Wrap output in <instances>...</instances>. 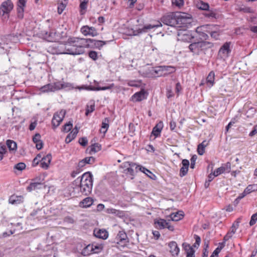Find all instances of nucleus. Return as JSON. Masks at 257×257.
<instances>
[{"mask_svg": "<svg viewBox=\"0 0 257 257\" xmlns=\"http://www.w3.org/2000/svg\"><path fill=\"white\" fill-rule=\"evenodd\" d=\"M87 39L70 37L65 45L53 44L49 47L48 51L53 54L80 55L84 53V49L87 48Z\"/></svg>", "mask_w": 257, "mask_h": 257, "instance_id": "nucleus-1", "label": "nucleus"}, {"mask_svg": "<svg viewBox=\"0 0 257 257\" xmlns=\"http://www.w3.org/2000/svg\"><path fill=\"white\" fill-rule=\"evenodd\" d=\"M76 184H78L76 189H79L82 194L88 195L91 192L93 186V176L90 172L84 173L80 180L77 178L74 181Z\"/></svg>", "mask_w": 257, "mask_h": 257, "instance_id": "nucleus-2", "label": "nucleus"}, {"mask_svg": "<svg viewBox=\"0 0 257 257\" xmlns=\"http://www.w3.org/2000/svg\"><path fill=\"white\" fill-rule=\"evenodd\" d=\"M212 46V44L204 41L194 42L190 44L189 49L194 55H199L200 53Z\"/></svg>", "mask_w": 257, "mask_h": 257, "instance_id": "nucleus-3", "label": "nucleus"}, {"mask_svg": "<svg viewBox=\"0 0 257 257\" xmlns=\"http://www.w3.org/2000/svg\"><path fill=\"white\" fill-rule=\"evenodd\" d=\"M177 27L188 28L191 26V23L193 22V18L190 14L185 13L177 12Z\"/></svg>", "mask_w": 257, "mask_h": 257, "instance_id": "nucleus-4", "label": "nucleus"}, {"mask_svg": "<svg viewBox=\"0 0 257 257\" xmlns=\"http://www.w3.org/2000/svg\"><path fill=\"white\" fill-rule=\"evenodd\" d=\"M177 15L176 13H171L163 16L161 22L165 25L171 27H177Z\"/></svg>", "mask_w": 257, "mask_h": 257, "instance_id": "nucleus-5", "label": "nucleus"}, {"mask_svg": "<svg viewBox=\"0 0 257 257\" xmlns=\"http://www.w3.org/2000/svg\"><path fill=\"white\" fill-rule=\"evenodd\" d=\"M139 171L143 172L145 174H147L146 171L151 173L148 169L142 166L137 165L136 163L132 164V166L127 169H124L123 172L126 175L133 176L135 175V173L138 172Z\"/></svg>", "mask_w": 257, "mask_h": 257, "instance_id": "nucleus-6", "label": "nucleus"}, {"mask_svg": "<svg viewBox=\"0 0 257 257\" xmlns=\"http://www.w3.org/2000/svg\"><path fill=\"white\" fill-rule=\"evenodd\" d=\"M66 114V111L62 109L59 112H57L54 113L52 120V124L54 128L58 126L61 122L63 120L65 115Z\"/></svg>", "mask_w": 257, "mask_h": 257, "instance_id": "nucleus-7", "label": "nucleus"}, {"mask_svg": "<svg viewBox=\"0 0 257 257\" xmlns=\"http://www.w3.org/2000/svg\"><path fill=\"white\" fill-rule=\"evenodd\" d=\"M87 48H97L100 49L101 48L105 45L107 41L96 40L92 39H87Z\"/></svg>", "mask_w": 257, "mask_h": 257, "instance_id": "nucleus-8", "label": "nucleus"}, {"mask_svg": "<svg viewBox=\"0 0 257 257\" xmlns=\"http://www.w3.org/2000/svg\"><path fill=\"white\" fill-rule=\"evenodd\" d=\"M80 31L84 36L95 37L98 35L96 29L93 27H89L87 25L82 27Z\"/></svg>", "mask_w": 257, "mask_h": 257, "instance_id": "nucleus-9", "label": "nucleus"}, {"mask_svg": "<svg viewBox=\"0 0 257 257\" xmlns=\"http://www.w3.org/2000/svg\"><path fill=\"white\" fill-rule=\"evenodd\" d=\"M230 43L226 42L220 48L218 51V56L221 59H225L230 52Z\"/></svg>", "mask_w": 257, "mask_h": 257, "instance_id": "nucleus-10", "label": "nucleus"}, {"mask_svg": "<svg viewBox=\"0 0 257 257\" xmlns=\"http://www.w3.org/2000/svg\"><path fill=\"white\" fill-rule=\"evenodd\" d=\"M178 39L183 41L191 42L194 38L188 31L184 30L178 32Z\"/></svg>", "mask_w": 257, "mask_h": 257, "instance_id": "nucleus-11", "label": "nucleus"}, {"mask_svg": "<svg viewBox=\"0 0 257 257\" xmlns=\"http://www.w3.org/2000/svg\"><path fill=\"white\" fill-rule=\"evenodd\" d=\"M13 8V4L11 0H7L3 2L1 6L0 10L4 14L9 13Z\"/></svg>", "mask_w": 257, "mask_h": 257, "instance_id": "nucleus-12", "label": "nucleus"}, {"mask_svg": "<svg viewBox=\"0 0 257 257\" xmlns=\"http://www.w3.org/2000/svg\"><path fill=\"white\" fill-rule=\"evenodd\" d=\"M168 246L170 248V252L173 256H177L180 251V248L178 247L176 242L172 241L168 243Z\"/></svg>", "mask_w": 257, "mask_h": 257, "instance_id": "nucleus-13", "label": "nucleus"}, {"mask_svg": "<svg viewBox=\"0 0 257 257\" xmlns=\"http://www.w3.org/2000/svg\"><path fill=\"white\" fill-rule=\"evenodd\" d=\"M182 167L180 170V176L183 177L187 175L189 166V161L187 159H183L182 161Z\"/></svg>", "mask_w": 257, "mask_h": 257, "instance_id": "nucleus-14", "label": "nucleus"}, {"mask_svg": "<svg viewBox=\"0 0 257 257\" xmlns=\"http://www.w3.org/2000/svg\"><path fill=\"white\" fill-rule=\"evenodd\" d=\"M182 247L186 253V257H195V250L189 244L184 242Z\"/></svg>", "mask_w": 257, "mask_h": 257, "instance_id": "nucleus-15", "label": "nucleus"}, {"mask_svg": "<svg viewBox=\"0 0 257 257\" xmlns=\"http://www.w3.org/2000/svg\"><path fill=\"white\" fill-rule=\"evenodd\" d=\"M52 160V156L51 154H48L45 156H43L40 164L41 167L44 169H47Z\"/></svg>", "mask_w": 257, "mask_h": 257, "instance_id": "nucleus-16", "label": "nucleus"}, {"mask_svg": "<svg viewBox=\"0 0 257 257\" xmlns=\"http://www.w3.org/2000/svg\"><path fill=\"white\" fill-rule=\"evenodd\" d=\"M160 26H162V24L161 22H159L158 24L157 25H151L148 24L144 26V27L142 29H139L138 31V34H141L144 33L148 32V30H151L152 29L158 28Z\"/></svg>", "mask_w": 257, "mask_h": 257, "instance_id": "nucleus-17", "label": "nucleus"}, {"mask_svg": "<svg viewBox=\"0 0 257 257\" xmlns=\"http://www.w3.org/2000/svg\"><path fill=\"white\" fill-rule=\"evenodd\" d=\"M132 98L135 101L139 102L146 99V92L142 90L140 92H136L132 96Z\"/></svg>", "mask_w": 257, "mask_h": 257, "instance_id": "nucleus-18", "label": "nucleus"}, {"mask_svg": "<svg viewBox=\"0 0 257 257\" xmlns=\"http://www.w3.org/2000/svg\"><path fill=\"white\" fill-rule=\"evenodd\" d=\"M163 124L162 121L157 123L153 128L152 135L154 136L155 138L158 137L160 135V133L163 129Z\"/></svg>", "mask_w": 257, "mask_h": 257, "instance_id": "nucleus-19", "label": "nucleus"}, {"mask_svg": "<svg viewBox=\"0 0 257 257\" xmlns=\"http://www.w3.org/2000/svg\"><path fill=\"white\" fill-rule=\"evenodd\" d=\"M215 28H216L215 25H202L200 27H198L196 29V31L202 30L203 31L205 32V33L210 34L211 32H212V31Z\"/></svg>", "mask_w": 257, "mask_h": 257, "instance_id": "nucleus-20", "label": "nucleus"}, {"mask_svg": "<svg viewBox=\"0 0 257 257\" xmlns=\"http://www.w3.org/2000/svg\"><path fill=\"white\" fill-rule=\"evenodd\" d=\"M93 199L90 197H87L83 199L79 203V206L82 208H88L91 206L93 203Z\"/></svg>", "mask_w": 257, "mask_h": 257, "instance_id": "nucleus-21", "label": "nucleus"}, {"mask_svg": "<svg viewBox=\"0 0 257 257\" xmlns=\"http://www.w3.org/2000/svg\"><path fill=\"white\" fill-rule=\"evenodd\" d=\"M94 234L95 236L98 238L105 239L108 237V232L105 229H99L94 230Z\"/></svg>", "mask_w": 257, "mask_h": 257, "instance_id": "nucleus-22", "label": "nucleus"}, {"mask_svg": "<svg viewBox=\"0 0 257 257\" xmlns=\"http://www.w3.org/2000/svg\"><path fill=\"white\" fill-rule=\"evenodd\" d=\"M53 85V91L60 90L70 86V84L68 83H62L61 82H56L54 83H52Z\"/></svg>", "mask_w": 257, "mask_h": 257, "instance_id": "nucleus-23", "label": "nucleus"}, {"mask_svg": "<svg viewBox=\"0 0 257 257\" xmlns=\"http://www.w3.org/2000/svg\"><path fill=\"white\" fill-rule=\"evenodd\" d=\"M78 133V130L76 126L72 130V131L67 136L65 139V142L67 144L71 142L73 140H74L76 137L77 134Z\"/></svg>", "mask_w": 257, "mask_h": 257, "instance_id": "nucleus-24", "label": "nucleus"}, {"mask_svg": "<svg viewBox=\"0 0 257 257\" xmlns=\"http://www.w3.org/2000/svg\"><path fill=\"white\" fill-rule=\"evenodd\" d=\"M42 184L41 182H32L29 186L27 187V190L30 192L36 189H39L41 188Z\"/></svg>", "mask_w": 257, "mask_h": 257, "instance_id": "nucleus-25", "label": "nucleus"}, {"mask_svg": "<svg viewBox=\"0 0 257 257\" xmlns=\"http://www.w3.org/2000/svg\"><path fill=\"white\" fill-rule=\"evenodd\" d=\"M155 224L156 228L162 229L166 228V226L167 225V222L164 219L160 218L155 220Z\"/></svg>", "mask_w": 257, "mask_h": 257, "instance_id": "nucleus-26", "label": "nucleus"}, {"mask_svg": "<svg viewBox=\"0 0 257 257\" xmlns=\"http://www.w3.org/2000/svg\"><path fill=\"white\" fill-rule=\"evenodd\" d=\"M152 74L156 75L157 76H165V73H164L163 66L153 68L152 70Z\"/></svg>", "mask_w": 257, "mask_h": 257, "instance_id": "nucleus-27", "label": "nucleus"}, {"mask_svg": "<svg viewBox=\"0 0 257 257\" xmlns=\"http://www.w3.org/2000/svg\"><path fill=\"white\" fill-rule=\"evenodd\" d=\"M183 216L184 215L183 211H179L176 213H171L170 215V217L171 220L177 221L182 219Z\"/></svg>", "mask_w": 257, "mask_h": 257, "instance_id": "nucleus-28", "label": "nucleus"}, {"mask_svg": "<svg viewBox=\"0 0 257 257\" xmlns=\"http://www.w3.org/2000/svg\"><path fill=\"white\" fill-rule=\"evenodd\" d=\"M6 144L10 152H15L16 151L17 145L15 141L8 140L6 142Z\"/></svg>", "mask_w": 257, "mask_h": 257, "instance_id": "nucleus-29", "label": "nucleus"}, {"mask_svg": "<svg viewBox=\"0 0 257 257\" xmlns=\"http://www.w3.org/2000/svg\"><path fill=\"white\" fill-rule=\"evenodd\" d=\"M127 235L125 232L123 231H120L118 232L116 239L120 242H126Z\"/></svg>", "mask_w": 257, "mask_h": 257, "instance_id": "nucleus-30", "label": "nucleus"}, {"mask_svg": "<svg viewBox=\"0 0 257 257\" xmlns=\"http://www.w3.org/2000/svg\"><path fill=\"white\" fill-rule=\"evenodd\" d=\"M93 247V244H88L85 246L82 250L81 254L84 256H86L93 253L92 249Z\"/></svg>", "mask_w": 257, "mask_h": 257, "instance_id": "nucleus-31", "label": "nucleus"}, {"mask_svg": "<svg viewBox=\"0 0 257 257\" xmlns=\"http://www.w3.org/2000/svg\"><path fill=\"white\" fill-rule=\"evenodd\" d=\"M214 76V73L211 71L209 73L206 78V83L209 87H211L213 85Z\"/></svg>", "mask_w": 257, "mask_h": 257, "instance_id": "nucleus-32", "label": "nucleus"}, {"mask_svg": "<svg viewBox=\"0 0 257 257\" xmlns=\"http://www.w3.org/2000/svg\"><path fill=\"white\" fill-rule=\"evenodd\" d=\"M208 145L206 141H203L198 146L197 152L199 155H202L205 152V148Z\"/></svg>", "mask_w": 257, "mask_h": 257, "instance_id": "nucleus-33", "label": "nucleus"}, {"mask_svg": "<svg viewBox=\"0 0 257 257\" xmlns=\"http://www.w3.org/2000/svg\"><path fill=\"white\" fill-rule=\"evenodd\" d=\"M25 7L17 4V17L20 19H22L24 18Z\"/></svg>", "mask_w": 257, "mask_h": 257, "instance_id": "nucleus-34", "label": "nucleus"}, {"mask_svg": "<svg viewBox=\"0 0 257 257\" xmlns=\"http://www.w3.org/2000/svg\"><path fill=\"white\" fill-rule=\"evenodd\" d=\"M108 122L109 119L107 118H105L102 121L101 123V128L100 130L101 133H103L104 134L106 133L109 127Z\"/></svg>", "mask_w": 257, "mask_h": 257, "instance_id": "nucleus-35", "label": "nucleus"}, {"mask_svg": "<svg viewBox=\"0 0 257 257\" xmlns=\"http://www.w3.org/2000/svg\"><path fill=\"white\" fill-rule=\"evenodd\" d=\"M101 150V146L99 145L98 143H95L92 144L90 147V150L89 151V154H92V153H95Z\"/></svg>", "mask_w": 257, "mask_h": 257, "instance_id": "nucleus-36", "label": "nucleus"}, {"mask_svg": "<svg viewBox=\"0 0 257 257\" xmlns=\"http://www.w3.org/2000/svg\"><path fill=\"white\" fill-rule=\"evenodd\" d=\"M89 105H87V108L86 109L85 114L88 115L89 113L92 112L95 109V103L93 100H91L89 102Z\"/></svg>", "mask_w": 257, "mask_h": 257, "instance_id": "nucleus-37", "label": "nucleus"}, {"mask_svg": "<svg viewBox=\"0 0 257 257\" xmlns=\"http://www.w3.org/2000/svg\"><path fill=\"white\" fill-rule=\"evenodd\" d=\"M106 212L108 213L115 214L118 216H122L123 215V212L122 211L114 208H108L107 209Z\"/></svg>", "mask_w": 257, "mask_h": 257, "instance_id": "nucleus-38", "label": "nucleus"}, {"mask_svg": "<svg viewBox=\"0 0 257 257\" xmlns=\"http://www.w3.org/2000/svg\"><path fill=\"white\" fill-rule=\"evenodd\" d=\"M40 90L43 92H54L52 83L48 84L42 86Z\"/></svg>", "mask_w": 257, "mask_h": 257, "instance_id": "nucleus-39", "label": "nucleus"}, {"mask_svg": "<svg viewBox=\"0 0 257 257\" xmlns=\"http://www.w3.org/2000/svg\"><path fill=\"white\" fill-rule=\"evenodd\" d=\"M47 40L49 42L56 41L58 39L56 33L54 32H50L48 36L46 37Z\"/></svg>", "mask_w": 257, "mask_h": 257, "instance_id": "nucleus-40", "label": "nucleus"}, {"mask_svg": "<svg viewBox=\"0 0 257 257\" xmlns=\"http://www.w3.org/2000/svg\"><path fill=\"white\" fill-rule=\"evenodd\" d=\"M164 73H165V76L169 74L172 73L175 71V68L174 67L170 66H163Z\"/></svg>", "mask_w": 257, "mask_h": 257, "instance_id": "nucleus-41", "label": "nucleus"}, {"mask_svg": "<svg viewBox=\"0 0 257 257\" xmlns=\"http://www.w3.org/2000/svg\"><path fill=\"white\" fill-rule=\"evenodd\" d=\"M207 13H205L204 15L208 18H214L217 19L218 16L217 13L213 10H208Z\"/></svg>", "mask_w": 257, "mask_h": 257, "instance_id": "nucleus-42", "label": "nucleus"}, {"mask_svg": "<svg viewBox=\"0 0 257 257\" xmlns=\"http://www.w3.org/2000/svg\"><path fill=\"white\" fill-rule=\"evenodd\" d=\"M197 7L199 9L204 11L209 10V6L208 4L204 3L202 1L198 3Z\"/></svg>", "mask_w": 257, "mask_h": 257, "instance_id": "nucleus-43", "label": "nucleus"}, {"mask_svg": "<svg viewBox=\"0 0 257 257\" xmlns=\"http://www.w3.org/2000/svg\"><path fill=\"white\" fill-rule=\"evenodd\" d=\"M245 190L246 191V192H247V194L252 192L257 191V184L248 185L245 189Z\"/></svg>", "mask_w": 257, "mask_h": 257, "instance_id": "nucleus-44", "label": "nucleus"}, {"mask_svg": "<svg viewBox=\"0 0 257 257\" xmlns=\"http://www.w3.org/2000/svg\"><path fill=\"white\" fill-rule=\"evenodd\" d=\"M73 124L72 121H69L68 122L66 123L63 126L62 131L64 132L68 133L70 131L72 128Z\"/></svg>", "mask_w": 257, "mask_h": 257, "instance_id": "nucleus-45", "label": "nucleus"}, {"mask_svg": "<svg viewBox=\"0 0 257 257\" xmlns=\"http://www.w3.org/2000/svg\"><path fill=\"white\" fill-rule=\"evenodd\" d=\"M93 253H98L102 250L103 246L101 244H93Z\"/></svg>", "mask_w": 257, "mask_h": 257, "instance_id": "nucleus-46", "label": "nucleus"}, {"mask_svg": "<svg viewBox=\"0 0 257 257\" xmlns=\"http://www.w3.org/2000/svg\"><path fill=\"white\" fill-rule=\"evenodd\" d=\"M226 169L225 167L221 166L217 168L215 171H214V176H218L219 175L225 172Z\"/></svg>", "mask_w": 257, "mask_h": 257, "instance_id": "nucleus-47", "label": "nucleus"}, {"mask_svg": "<svg viewBox=\"0 0 257 257\" xmlns=\"http://www.w3.org/2000/svg\"><path fill=\"white\" fill-rule=\"evenodd\" d=\"M196 32L199 34V36L201 39L206 40L208 39V38L209 37L208 35L205 32L203 31L202 30H200L198 31H196Z\"/></svg>", "mask_w": 257, "mask_h": 257, "instance_id": "nucleus-48", "label": "nucleus"}, {"mask_svg": "<svg viewBox=\"0 0 257 257\" xmlns=\"http://www.w3.org/2000/svg\"><path fill=\"white\" fill-rule=\"evenodd\" d=\"M89 57L94 61L98 59V54L96 51H90L88 53Z\"/></svg>", "mask_w": 257, "mask_h": 257, "instance_id": "nucleus-49", "label": "nucleus"}, {"mask_svg": "<svg viewBox=\"0 0 257 257\" xmlns=\"http://www.w3.org/2000/svg\"><path fill=\"white\" fill-rule=\"evenodd\" d=\"M217 27L216 26V28L213 29L212 32L210 33V35L212 38H214L215 39L217 40L218 39L219 37V32L217 30Z\"/></svg>", "mask_w": 257, "mask_h": 257, "instance_id": "nucleus-50", "label": "nucleus"}, {"mask_svg": "<svg viewBox=\"0 0 257 257\" xmlns=\"http://www.w3.org/2000/svg\"><path fill=\"white\" fill-rule=\"evenodd\" d=\"M26 166L25 163L21 162L17 164L15 166L14 168L19 171H22L26 168Z\"/></svg>", "mask_w": 257, "mask_h": 257, "instance_id": "nucleus-51", "label": "nucleus"}, {"mask_svg": "<svg viewBox=\"0 0 257 257\" xmlns=\"http://www.w3.org/2000/svg\"><path fill=\"white\" fill-rule=\"evenodd\" d=\"M114 86V84L113 83H111V84H109V85H108L107 86H106L97 87L96 88V90H108V89H111L112 88H113Z\"/></svg>", "mask_w": 257, "mask_h": 257, "instance_id": "nucleus-52", "label": "nucleus"}, {"mask_svg": "<svg viewBox=\"0 0 257 257\" xmlns=\"http://www.w3.org/2000/svg\"><path fill=\"white\" fill-rule=\"evenodd\" d=\"M257 221V213H255L252 215L251 216V219L249 221V225L250 226H252L255 224Z\"/></svg>", "mask_w": 257, "mask_h": 257, "instance_id": "nucleus-53", "label": "nucleus"}, {"mask_svg": "<svg viewBox=\"0 0 257 257\" xmlns=\"http://www.w3.org/2000/svg\"><path fill=\"white\" fill-rule=\"evenodd\" d=\"M172 3L178 7H181L184 4V0H172Z\"/></svg>", "mask_w": 257, "mask_h": 257, "instance_id": "nucleus-54", "label": "nucleus"}, {"mask_svg": "<svg viewBox=\"0 0 257 257\" xmlns=\"http://www.w3.org/2000/svg\"><path fill=\"white\" fill-rule=\"evenodd\" d=\"M86 164H92L95 161V159L93 157H86L83 159Z\"/></svg>", "mask_w": 257, "mask_h": 257, "instance_id": "nucleus-55", "label": "nucleus"}, {"mask_svg": "<svg viewBox=\"0 0 257 257\" xmlns=\"http://www.w3.org/2000/svg\"><path fill=\"white\" fill-rule=\"evenodd\" d=\"M79 143L83 147H85L88 143V140L86 137L81 138L79 140Z\"/></svg>", "mask_w": 257, "mask_h": 257, "instance_id": "nucleus-56", "label": "nucleus"}, {"mask_svg": "<svg viewBox=\"0 0 257 257\" xmlns=\"http://www.w3.org/2000/svg\"><path fill=\"white\" fill-rule=\"evenodd\" d=\"M88 3V0H85L84 1L81 2L80 4V8L81 10V12L82 10H85L87 8V4Z\"/></svg>", "mask_w": 257, "mask_h": 257, "instance_id": "nucleus-57", "label": "nucleus"}, {"mask_svg": "<svg viewBox=\"0 0 257 257\" xmlns=\"http://www.w3.org/2000/svg\"><path fill=\"white\" fill-rule=\"evenodd\" d=\"M65 7L66 6L63 3L59 4L58 6V13L59 14H61L64 11V9L65 8Z\"/></svg>", "mask_w": 257, "mask_h": 257, "instance_id": "nucleus-58", "label": "nucleus"}, {"mask_svg": "<svg viewBox=\"0 0 257 257\" xmlns=\"http://www.w3.org/2000/svg\"><path fill=\"white\" fill-rule=\"evenodd\" d=\"M41 136L40 134L37 133L33 137V141L34 143L36 142H40L41 140Z\"/></svg>", "mask_w": 257, "mask_h": 257, "instance_id": "nucleus-59", "label": "nucleus"}, {"mask_svg": "<svg viewBox=\"0 0 257 257\" xmlns=\"http://www.w3.org/2000/svg\"><path fill=\"white\" fill-rule=\"evenodd\" d=\"M197 159V156L196 155H194L191 158V165L190 167L192 169H194L195 167V162Z\"/></svg>", "mask_w": 257, "mask_h": 257, "instance_id": "nucleus-60", "label": "nucleus"}, {"mask_svg": "<svg viewBox=\"0 0 257 257\" xmlns=\"http://www.w3.org/2000/svg\"><path fill=\"white\" fill-rule=\"evenodd\" d=\"M6 153V147L4 144L0 143V155H4Z\"/></svg>", "mask_w": 257, "mask_h": 257, "instance_id": "nucleus-61", "label": "nucleus"}, {"mask_svg": "<svg viewBox=\"0 0 257 257\" xmlns=\"http://www.w3.org/2000/svg\"><path fill=\"white\" fill-rule=\"evenodd\" d=\"M64 221L68 223L72 224L74 223L73 219L70 216H66L64 218Z\"/></svg>", "mask_w": 257, "mask_h": 257, "instance_id": "nucleus-62", "label": "nucleus"}, {"mask_svg": "<svg viewBox=\"0 0 257 257\" xmlns=\"http://www.w3.org/2000/svg\"><path fill=\"white\" fill-rule=\"evenodd\" d=\"M247 194V192H246V191L244 190V191L240 194L238 196L236 199V201L240 200L242 198H243L244 197H245Z\"/></svg>", "mask_w": 257, "mask_h": 257, "instance_id": "nucleus-63", "label": "nucleus"}, {"mask_svg": "<svg viewBox=\"0 0 257 257\" xmlns=\"http://www.w3.org/2000/svg\"><path fill=\"white\" fill-rule=\"evenodd\" d=\"M257 133V125H255L253 130L250 132L249 136L250 137H252L255 135Z\"/></svg>", "mask_w": 257, "mask_h": 257, "instance_id": "nucleus-64", "label": "nucleus"}]
</instances>
